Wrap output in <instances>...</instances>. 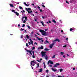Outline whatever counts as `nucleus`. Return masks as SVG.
Masks as SVG:
<instances>
[{"label":"nucleus","instance_id":"obj_1","mask_svg":"<svg viewBox=\"0 0 77 77\" xmlns=\"http://www.w3.org/2000/svg\"><path fill=\"white\" fill-rule=\"evenodd\" d=\"M46 53H47V52H44L43 51H42L41 53V54L42 55V57H43L45 56V59H46V60H47L48 59V56H47V55H46L45 56L46 54Z\"/></svg>","mask_w":77,"mask_h":77},{"label":"nucleus","instance_id":"obj_2","mask_svg":"<svg viewBox=\"0 0 77 77\" xmlns=\"http://www.w3.org/2000/svg\"><path fill=\"white\" fill-rule=\"evenodd\" d=\"M39 31L40 32H41V33H42V35L43 36H47V34H46V32L42 29H40Z\"/></svg>","mask_w":77,"mask_h":77},{"label":"nucleus","instance_id":"obj_3","mask_svg":"<svg viewBox=\"0 0 77 77\" xmlns=\"http://www.w3.org/2000/svg\"><path fill=\"white\" fill-rule=\"evenodd\" d=\"M58 65H60V64L59 63H57L56 64L54 65L53 67H54V68H57V66H58Z\"/></svg>","mask_w":77,"mask_h":77},{"label":"nucleus","instance_id":"obj_4","mask_svg":"<svg viewBox=\"0 0 77 77\" xmlns=\"http://www.w3.org/2000/svg\"><path fill=\"white\" fill-rule=\"evenodd\" d=\"M26 10V11H28V14H30L31 13H32V11H29L27 10V8H25Z\"/></svg>","mask_w":77,"mask_h":77},{"label":"nucleus","instance_id":"obj_5","mask_svg":"<svg viewBox=\"0 0 77 77\" xmlns=\"http://www.w3.org/2000/svg\"><path fill=\"white\" fill-rule=\"evenodd\" d=\"M56 41H57V42H60V40H59V39L58 38H56L55 39V40H54L53 41V42H56Z\"/></svg>","mask_w":77,"mask_h":77},{"label":"nucleus","instance_id":"obj_6","mask_svg":"<svg viewBox=\"0 0 77 77\" xmlns=\"http://www.w3.org/2000/svg\"><path fill=\"white\" fill-rule=\"evenodd\" d=\"M54 45V43H53L51 44L50 45L49 47L50 48H53V45Z\"/></svg>","mask_w":77,"mask_h":77},{"label":"nucleus","instance_id":"obj_7","mask_svg":"<svg viewBox=\"0 0 77 77\" xmlns=\"http://www.w3.org/2000/svg\"><path fill=\"white\" fill-rule=\"evenodd\" d=\"M52 70L54 71V72H56V71H57V69H54V68H51Z\"/></svg>","mask_w":77,"mask_h":77},{"label":"nucleus","instance_id":"obj_8","mask_svg":"<svg viewBox=\"0 0 77 77\" xmlns=\"http://www.w3.org/2000/svg\"><path fill=\"white\" fill-rule=\"evenodd\" d=\"M39 49H41V50H42V49H44V47L43 46L41 45V47L38 48Z\"/></svg>","mask_w":77,"mask_h":77},{"label":"nucleus","instance_id":"obj_9","mask_svg":"<svg viewBox=\"0 0 77 77\" xmlns=\"http://www.w3.org/2000/svg\"><path fill=\"white\" fill-rule=\"evenodd\" d=\"M23 18H25V20H26V21H27V17L26 16L25 17H23Z\"/></svg>","mask_w":77,"mask_h":77},{"label":"nucleus","instance_id":"obj_10","mask_svg":"<svg viewBox=\"0 0 77 77\" xmlns=\"http://www.w3.org/2000/svg\"><path fill=\"white\" fill-rule=\"evenodd\" d=\"M27 52L28 53H29V54H31V55H32V56L33 55V54H32V52H31V51L29 50H27Z\"/></svg>","mask_w":77,"mask_h":77},{"label":"nucleus","instance_id":"obj_11","mask_svg":"<svg viewBox=\"0 0 77 77\" xmlns=\"http://www.w3.org/2000/svg\"><path fill=\"white\" fill-rule=\"evenodd\" d=\"M45 42H44V44H47V43H49V42L47 40H46L45 41Z\"/></svg>","mask_w":77,"mask_h":77},{"label":"nucleus","instance_id":"obj_12","mask_svg":"<svg viewBox=\"0 0 77 77\" xmlns=\"http://www.w3.org/2000/svg\"><path fill=\"white\" fill-rule=\"evenodd\" d=\"M14 14H16L17 15V16H18V15H19V13L16 12H14Z\"/></svg>","mask_w":77,"mask_h":77},{"label":"nucleus","instance_id":"obj_13","mask_svg":"<svg viewBox=\"0 0 77 77\" xmlns=\"http://www.w3.org/2000/svg\"><path fill=\"white\" fill-rule=\"evenodd\" d=\"M30 42H31V44L32 45H33V41L32 40H30Z\"/></svg>","mask_w":77,"mask_h":77},{"label":"nucleus","instance_id":"obj_14","mask_svg":"<svg viewBox=\"0 0 77 77\" xmlns=\"http://www.w3.org/2000/svg\"><path fill=\"white\" fill-rule=\"evenodd\" d=\"M60 71V72H62V71H63V69H59Z\"/></svg>","mask_w":77,"mask_h":77},{"label":"nucleus","instance_id":"obj_15","mask_svg":"<svg viewBox=\"0 0 77 77\" xmlns=\"http://www.w3.org/2000/svg\"><path fill=\"white\" fill-rule=\"evenodd\" d=\"M37 39L39 40V41H41V39H42V38H37Z\"/></svg>","mask_w":77,"mask_h":77},{"label":"nucleus","instance_id":"obj_16","mask_svg":"<svg viewBox=\"0 0 77 77\" xmlns=\"http://www.w3.org/2000/svg\"><path fill=\"white\" fill-rule=\"evenodd\" d=\"M39 63H38L37 64V66L36 68H39Z\"/></svg>","mask_w":77,"mask_h":77},{"label":"nucleus","instance_id":"obj_17","mask_svg":"<svg viewBox=\"0 0 77 77\" xmlns=\"http://www.w3.org/2000/svg\"><path fill=\"white\" fill-rule=\"evenodd\" d=\"M49 62H50V63H51V64H53V62L51 61V60H49Z\"/></svg>","mask_w":77,"mask_h":77},{"label":"nucleus","instance_id":"obj_18","mask_svg":"<svg viewBox=\"0 0 77 77\" xmlns=\"http://www.w3.org/2000/svg\"><path fill=\"white\" fill-rule=\"evenodd\" d=\"M44 50H45V51H48V50H49V49H48L47 48H45L44 49Z\"/></svg>","mask_w":77,"mask_h":77},{"label":"nucleus","instance_id":"obj_19","mask_svg":"<svg viewBox=\"0 0 77 77\" xmlns=\"http://www.w3.org/2000/svg\"><path fill=\"white\" fill-rule=\"evenodd\" d=\"M42 69H40L39 70V72H42Z\"/></svg>","mask_w":77,"mask_h":77},{"label":"nucleus","instance_id":"obj_20","mask_svg":"<svg viewBox=\"0 0 77 77\" xmlns=\"http://www.w3.org/2000/svg\"><path fill=\"white\" fill-rule=\"evenodd\" d=\"M10 6L11 7H14V5L12 4H10Z\"/></svg>","mask_w":77,"mask_h":77},{"label":"nucleus","instance_id":"obj_21","mask_svg":"<svg viewBox=\"0 0 77 77\" xmlns=\"http://www.w3.org/2000/svg\"><path fill=\"white\" fill-rule=\"evenodd\" d=\"M26 38H27V39H28V38H29V35H26Z\"/></svg>","mask_w":77,"mask_h":77},{"label":"nucleus","instance_id":"obj_22","mask_svg":"<svg viewBox=\"0 0 77 77\" xmlns=\"http://www.w3.org/2000/svg\"><path fill=\"white\" fill-rule=\"evenodd\" d=\"M64 54V53H63V52H60V54H61V55H63Z\"/></svg>","mask_w":77,"mask_h":77},{"label":"nucleus","instance_id":"obj_23","mask_svg":"<svg viewBox=\"0 0 77 77\" xmlns=\"http://www.w3.org/2000/svg\"><path fill=\"white\" fill-rule=\"evenodd\" d=\"M53 21V22H54V23H56V20H52Z\"/></svg>","mask_w":77,"mask_h":77},{"label":"nucleus","instance_id":"obj_24","mask_svg":"<svg viewBox=\"0 0 77 77\" xmlns=\"http://www.w3.org/2000/svg\"><path fill=\"white\" fill-rule=\"evenodd\" d=\"M32 62H33V63H35V64H36V62H35V61L33 60V61H32Z\"/></svg>","mask_w":77,"mask_h":77},{"label":"nucleus","instance_id":"obj_25","mask_svg":"<svg viewBox=\"0 0 77 77\" xmlns=\"http://www.w3.org/2000/svg\"><path fill=\"white\" fill-rule=\"evenodd\" d=\"M19 8L20 9H22V10L23 9V8H22V7H21V6H19Z\"/></svg>","mask_w":77,"mask_h":77},{"label":"nucleus","instance_id":"obj_26","mask_svg":"<svg viewBox=\"0 0 77 77\" xmlns=\"http://www.w3.org/2000/svg\"><path fill=\"white\" fill-rule=\"evenodd\" d=\"M43 64L44 65V68H46V66H45V64L44 63Z\"/></svg>","mask_w":77,"mask_h":77},{"label":"nucleus","instance_id":"obj_27","mask_svg":"<svg viewBox=\"0 0 77 77\" xmlns=\"http://www.w3.org/2000/svg\"><path fill=\"white\" fill-rule=\"evenodd\" d=\"M31 10V8H27V11H30Z\"/></svg>","mask_w":77,"mask_h":77},{"label":"nucleus","instance_id":"obj_28","mask_svg":"<svg viewBox=\"0 0 77 77\" xmlns=\"http://www.w3.org/2000/svg\"><path fill=\"white\" fill-rule=\"evenodd\" d=\"M35 49V48L34 47H32V50H33Z\"/></svg>","mask_w":77,"mask_h":77},{"label":"nucleus","instance_id":"obj_29","mask_svg":"<svg viewBox=\"0 0 77 77\" xmlns=\"http://www.w3.org/2000/svg\"><path fill=\"white\" fill-rule=\"evenodd\" d=\"M26 47H28V46H29V45H28V43H26Z\"/></svg>","mask_w":77,"mask_h":77},{"label":"nucleus","instance_id":"obj_30","mask_svg":"<svg viewBox=\"0 0 77 77\" xmlns=\"http://www.w3.org/2000/svg\"><path fill=\"white\" fill-rule=\"evenodd\" d=\"M42 7H43V8H45V6H44V5H42Z\"/></svg>","mask_w":77,"mask_h":77},{"label":"nucleus","instance_id":"obj_31","mask_svg":"<svg viewBox=\"0 0 77 77\" xmlns=\"http://www.w3.org/2000/svg\"><path fill=\"white\" fill-rule=\"evenodd\" d=\"M33 56H32V57H33V58H35V55L34 54H33Z\"/></svg>","mask_w":77,"mask_h":77},{"label":"nucleus","instance_id":"obj_32","mask_svg":"<svg viewBox=\"0 0 77 77\" xmlns=\"http://www.w3.org/2000/svg\"><path fill=\"white\" fill-rule=\"evenodd\" d=\"M25 27V24H23L22 26V27Z\"/></svg>","mask_w":77,"mask_h":77},{"label":"nucleus","instance_id":"obj_33","mask_svg":"<svg viewBox=\"0 0 77 77\" xmlns=\"http://www.w3.org/2000/svg\"><path fill=\"white\" fill-rule=\"evenodd\" d=\"M11 11H12L13 12H15V11L14 10H12Z\"/></svg>","mask_w":77,"mask_h":77},{"label":"nucleus","instance_id":"obj_34","mask_svg":"<svg viewBox=\"0 0 77 77\" xmlns=\"http://www.w3.org/2000/svg\"><path fill=\"white\" fill-rule=\"evenodd\" d=\"M55 58V55H54V56L52 57V58Z\"/></svg>","mask_w":77,"mask_h":77},{"label":"nucleus","instance_id":"obj_35","mask_svg":"<svg viewBox=\"0 0 77 77\" xmlns=\"http://www.w3.org/2000/svg\"><path fill=\"white\" fill-rule=\"evenodd\" d=\"M26 20H23V23H26Z\"/></svg>","mask_w":77,"mask_h":77},{"label":"nucleus","instance_id":"obj_36","mask_svg":"<svg viewBox=\"0 0 77 77\" xmlns=\"http://www.w3.org/2000/svg\"><path fill=\"white\" fill-rule=\"evenodd\" d=\"M70 31H72V30H73V29H72V28H70Z\"/></svg>","mask_w":77,"mask_h":77},{"label":"nucleus","instance_id":"obj_37","mask_svg":"<svg viewBox=\"0 0 77 77\" xmlns=\"http://www.w3.org/2000/svg\"><path fill=\"white\" fill-rule=\"evenodd\" d=\"M28 44H29V45H30V44H31V43L30 42H28Z\"/></svg>","mask_w":77,"mask_h":77},{"label":"nucleus","instance_id":"obj_38","mask_svg":"<svg viewBox=\"0 0 77 77\" xmlns=\"http://www.w3.org/2000/svg\"><path fill=\"white\" fill-rule=\"evenodd\" d=\"M35 36L36 37V38H38V36H37V35H36V34H35Z\"/></svg>","mask_w":77,"mask_h":77},{"label":"nucleus","instance_id":"obj_39","mask_svg":"<svg viewBox=\"0 0 77 77\" xmlns=\"http://www.w3.org/2000/svg\"><path fill=\"white\" fill-rule=\"evenodd\" d=\"M32 63H33L32 62V61H31V63H31L30 66H32Z\"/></svg>","mask_w":77,"mask_h":77},{"label":"nucleus","instance_id":"obj_40","mask_svg":"<svg viewBox=\"0 0 77 77\" xmlns=\"http://www.w3.org/2000/svg\"><path fill=\"white\" fill-rule=\"evenodd\" d=\"M40 10V11L41 12H42V10L41 9H39Z\"/></svg>","mask_w":77,"mask_h":77},{"label":"nucleus","instance_id":"obj_41","mask_svg":"<svg viewBox=\"0 0 77 77\" xmlns=\"http://www.w3.org/2000/svg\"><path fill=\"white\" fill-rule=\"evenodd\" d=\"M27 27H28V28H29V29H30V26H29L28 25L27 26Z\"/></svg>","mask_w":77,"mask_h":77},{"label":"nucleus","instance_id":"obj_42","mask_svg":"<svg viewBox=\"0 0 77 77\" xmlns=\"http://www.w3.org/2000/svg\"><path fill=\"white\" fill-rule=\"evenodd\" d=\"M24 5H26H26H27V4H26V2H24L23 3Z\"/></svg>","mask_w":77,"mask_h":77},{"label":"nucleus","instance_id":"obj_43","mask_svg":"<svg viewBox=\"0 0 77 77\" xmlns=\"http://www.w3.org/2000/svg\"><path fill=\"white\" fill-rule=\"evenodd\" d=\"M66 47V45H64V46H63V48H65V47Z\"/></svg>","mask_w":77,"mask_h":77},{"label":"nucleus","instance_id":"obj_44","mask_svg":"<svg viewBox=\"0 0 77 77\" xmlns=\"http://www.w3.org/2000/svg\"><path fill=\"white\" fill-rule=\"evenodd\" d=\"M29 5H29V4H28V5L26 4V6H29Z\"/></svg>","mask_w":77,"mask_h":77},{"label":"nucleus","instance_id":"obj_45","mask_svg":"<svg viewBox=\"0 0 77 77\" xmlns=\"http://www.w3.org/2000/svg\"><path fill=\"white\" fill-rule=\"evenodd\" d=\"M20 38H23V35H21Z\"/></svg>","mask_w":77,"mask_h":77},{"label":"nucleus","instance_id":"obj_46","mask_svg":"<svg viewBox=\"0 0 77 77\" xmlns=\"http://www.w3.org/2000/svg\"><path fill=\"white\" fill-rule=\"evenodd\" d=\"M22 12H23V13H24V12H25V11L23 10L22 11Z\"/></svg>","mask_w":77,"mask_h":77},{"label":"nucleus","instance_id":"obj_47","mask_svg":"<svg viewBox=\"0 0 77 77\" xmlns=\"http://www.w3.org/2000/svg\"><path fill=\"white\" fill-rule=\"evenodd\" d=\"M26 32H27V31L26 30H24V33H26Z\"/></svg>","mask_w":77,"mask_h":77},{"label":"nucleus","instance_id":"obj_48","mask_svg":"<svg viewBox=\"0 0 77 77\" xmlns=\"http://www.w3.org/2000/svg\"><path fill=\"white\" fill-rule=\"evenodd\" d=\"M66 3H68V4H69V2L67 1H66Z\"/></svg>","mask_w":77,"mask_h":77},{"label":"nucleus","instance_id":"obj_49","mask_svg":"<svg viewBox=\"0 0 77 77\" xmlns=\"http://www.w3.org/2000/svg\"><path fill=\"white\" fill-rule=\"evenodd\" d=\"M50 61H48V65H49L50 64Z\"/></svg>","mask_w":77,"mask_h":77},{"label":"nucleus","instance_id":"obj_50","mask_svg":"<svg viewBox=\"0 0 77 77\" xmlns=\"http://www.w3.org/2000/svg\"><path fill=\"white\" fill-rule=\"evenodd\" d=\"M21 30L22 31H23V30H24V29H22V28H21Z\"/></svg>","mask_w":77,"mask_h":77},{"label":"nucleus","instance_id":"obj_51","mask_svg":"<svg viewBox=\"0 0 77 77\" xmlns=\"http://www.w3.org/2000/svg\"><path fill=\"white\" fill-rule=\"evenodd\" d=\"M25 50H26V51H27V50H29L27 49L26 48H25Z\"/></svg>","mask_w":77,"mask_h":77},{"label":"nucleus","instance_id":"obj_52","mask_svg":"<svg viewBox=\"0 0 77 77\" xmlns=\"http://www.w3.org/2000/svg\"><path fill=\"white\" fill-rule=\"evenodd\" d=\"M38 9H40V7L38 6Z\"/></svg>","mask_w":77,"mask_h":77},{"label":"nucleus","instance_id":"obj_53","mask_svg":"<svg viewBox=\"0 0 77 77\" xmlns=\"http://www.w3.org/2000/svg\"><path fill=\"white\" fill-rule=\"evenodd\" d=\"M49 66L50 67H52V65H49Z\"/></svg>","mask_w":77,"mask_h":77},{"label":"nucleus","instance_id":"obj_54","mask_svg":"<svg viewBox=\"0 0 77 77\" xmlns=\"http://www.w3.org/2000/svg\"><path fill=\"white\" fill-rule=\"evenodd\" d=\"M34 20L35 21H36H36H37V20H36V19H35Z\"/></svg>","mask_w":77,"mask_h":77},{"label":"nucleus","instance_id":"obj_55","mask_svg":"<svg viewBox=\"0 0 77 77\" xmlns=\"http://www.w3.org/2000/svg\"><path fill=\"white\" fill-rule=\"evenodd\" d=\"M48 22L49 23H51V21L49 20Z\"/></svg>","mask_w":77,"mask_h":77},{"label":"nucleus","instance_id":"obj_56","mask_svg":"<svg viewBox=\"0 0 77 77\" xmlns=\"http://www.w3.org/2000/svg\"><path fill=\"white\" fill-rule=\"evenodd\" d=\"M46 72H48V70H46Z\"/></svg>","mask_w":77,"mask_h":77},{"label":"nucleus","instance_id":"obj_57","mask_svg":"<svg viewBox=\"0 0 77 77\" xmlns=\"http://www.w3.org/2000/svg\"><path fill=\"white\" fill-rule=\"evenodd\" d=\"M32 6H35V4H32Z\"/></svg>","mask_w":77,"mask_h":77},{"label":"nucleus","instance_id":"obj_58","mask_svg":"<svg viewBox=\"0 0 77 77\" xmlns=\"http://www.w3.org/2000/svg\"><path fill=\"white\" fill-rule=\"evenodd\" d=\"M18 27H20V24H18Z\"/></svg>","mask_w":77,"mask_h":77},{"label":"nucleus","instance_id":"obj_59","mask_svg":"<svg viewBox=\"0 0 77 77\" xmlns=\"http://www.w3.org/2000/svg\"><path fill=\"white\" fill-rule=\"evenodd\" d=\"M42 18H43V19H44V18H45L44 17H43V16H42Z\"/></svg>","mask_w":77,"mask_h":77},{"label":"nucleus","instance_id":"obj_60","mask_svg":"<svg viewBox=\"0 0 77 77\" xmlns=\"http://www.w3.org/2000/svg\"><path fill=\"white\" fill-rule=\"evenodd\" d=\"M37 62H41L40 61H39V60H37Z\"/></svg>","mask_w":77,"mask_h":77},{"label":"nucleus","instance_id":"obj_61","mask_svg":"<svg viewBox=\"0 0 77 77\" xmlns=\"http://www.w3.org/2000/svg\"><path fill=\"white\" fill-rule=\"evenodd\" d=\"M34 44H36V45H37V43H36V42H35Z\"/></svg>","mask_w":77,"mask_h":77},{"label":"nucleus","instance_id":"obj_62","mask_svg":"<svg viewBox=\"0 0 77 77\" xmlns=\"http://www.w3.org/2000/svg\"><path fill=\"white\" fill-rule=\"evenodd\" d=\"M31 34H33V32H31Z\"/></svg>","mask_w":77,"mask_h":77},{"label":"nucleus","instance_id":"obj_63","mask_svg":"<svg viewBox=\"0 0 77 77\" xmlns=\"http://www.w3.org/2000/svg\"><path fill=\"white\" fill-rule=\"evenodd\" d=\"M63 57H64V58H65V55H63Z\"/></svg>","mask_w":77,"mask_h":77},{"label":"nucleus","instance_id":"obj_64","mask_svg":"<svg viewBox=\"0 0 77 77\" xmlns=\"http://www.w3.org/2000/svg\"><path fill=\"white\" fill-rule=\"evenodd\" d=\"M66 40H68V38H66Z\"/></svg>","mask_w":77,"mask_h":77}]
</instances>
